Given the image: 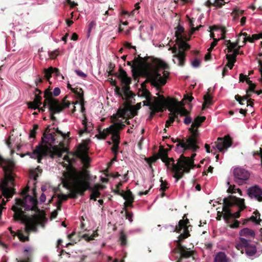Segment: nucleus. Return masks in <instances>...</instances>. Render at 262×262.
<instances>
[{
    "label": "nucleus",
    "instance_id": "1",
    "mask_svg": "<svg viewBox=\"0 0 262 262\" xmlns=\"http://www.w3.org/2000/svg\"><path fill=\"white\" fill-rule=\"evenodd\" d=\"M29 187H25L21 192V195L25 196V197L29 196L32 202H34L33 198L28 193L29 191ZM35 206L33 205L28 207L26 205V199L24 198L21 200L20 199H16L15 205L12 207V210L14 212V220L15 221H21L23 223L26 225L25 231L27 233H29L32 231L33 232H36L37 230V226L39 225L43 224L45 217L43 216L38 214H34L31 216H28L25 214V210H29L31 209L33 210Z\"/></svg>",
    "mask_w": 262,
    "mask_h": 262
},
{
    "label": "nucleus",
    "instance_id": "2",
    "mask_svg": "<svg viewBox=\"0 0 262 262\" xmlns=\"http://www.w3.org/2000/svg\"><path fill=\"white\" fill-rule=\"evenodd\" d=\"M89 180V175H84L83 172H80L79 174L68 173L65 176L63 185L70 190V197L72 198H77L78 194L83 195L87 190L96 191L104 188L102 185L99 184H96L92 187Z\"/></svg>",
    "mask_w": 262,
    "mask_h": 262
},
{
    "label": "nucleus",
    "instance_id": "3",
    "mask_svg": "<svg viewBox=\"0 0 262 262\" xmlns=\"http://www.w3.org/2000/svg\"><path fill=\"white\" fill-rule=\"evenodd\" d=\"M223 211L224 212V219L228 223L231 218H238L240 212L246 208L245 200L236 196L229 195L224 199Z\"/></svg>",
    "mask_w": 262,
    "mask_h": 262
},
{
    "label": "nucleus",
    "instance_id": "4",
    "mask_svg": "<svg viewBox=\"0 0 262 262\" xmlns=\"http://www.w3.org/2000/svg\"><path fill=\"white\" fill-rule=\"evenodd\" d=\"M0 166L2 167L5 171V179L0 182V190L3 195L8 199L11 198L15 193L14 188H10L8 187L9 184L13 185L14 178L12 172V169L14 166V163L10 159H5L0 155Z\"/></svg>",
    "mask_w": 262,
    "mask_h": 262
},
{
    "label": "nucleus",
    "instance_id": "5",
    "mask_svg": "<svg viewBox=\"0 0 262 262\" xmlns=\"http://www.w3.org/2000/svg\"><path fill=\"white\" fill-rule=\"evenodd\" d=\"M186 215L183 216V219L179 222V224L175 227L174 232L180 233L182 229H184V232L178 236V240L177 241V248L180 252L181 256L183 258H189L193 255V251L188 250L185 247L181 244V242L184 239L187 238L190 236L188 230V226L187 224L189 223L188 219H184Z\"/></svg>",
    "mask_w": 262,
    "mask_h": 262
},
{
    "label": "nucleus",
    "instance_id": "6",
    "mask_svg": "<svg viewBox=\"0 0 262 262\" xmlns=\"http://www.w3.org/2000/svg\"><path fill=\"white\" fill-rule=\"evenodd\" d=\"M44 97L43 107H46L47 105H49L50 118L53 121L56 120V117L54 116L55 114L62 112L64 108L69 107L70 105V102L66 100L67 96L63 99L62 103H60L57 99L52 97V94L49 90L45 93Z\"/></svg>",
    "mask_w": 262,
    "mask_h": 262
},
{
    "label": "nucleus",
    "instance_id": "7",
    "mask_svg": "<svg viewBox=\"0 0 262 262\" xmlns=\"http://www.w3.org/2000/svg\"><path fill=\"white\" fill-rule=\"evenodd\" d=\"M26 155H30L31 158L37 159L38 163H41L42 158L47 155H50L51 158L55 156L62 157V149L58 146L49 147L41 144L36 146L33 152H27Z\"/></svg>",
    "mask_w": 262,
    "mask_h": 262
},
{
    "label": "nucleus",
    "instance_id": "8",
    "mask_svg": "<svg viewBox=\"0 0 262 262\" xmlns=\"http://www.w3.org/2000/svg\"><path fill=\"white\" fill-rule=\"evenodd\" d=\"M194 162L182 155L176 164H172V171L174 172L173 177L176 182L183 178L185 173H189L191 169L195 167Z\"/></svg>",
    "mask_w": 262,
    "mask_h": 262
},
{
    "label": "nucleus",
    "instance_id": "9",
    "mask_svg": "<svg viewBox=\"0 0 262 262\" xmlns=\"http://www.w3.org/2000/svg\"><path fill=\"white\" fill-rule=\"evenodd\" d=\"M164 70L163 72V76L161 75L157 69H154L145 72L144 76L146 77V80L144 83H150L151 85L159 91L161 87L166 83V78L169 74L168 71Z\"/></svg>",
    "mask_w": 262,
    "mask_h": 262
},
{
    "label": "nucleus",
    "instance_id": "10",
    "mask_svg": "<svg viewBox=\"0 0 262 262\" xmlns=\"http://www.w3.org/2000/svg\"><path fill=\"white\" fill-rule=\"evenodd\" d=\"M158 97H155V103L151 102H144V105L149 106L151 110L149 117V119L151 120L155 116L156 113L162 112L163 108H167L166 99L163 95H159Z\"/></svg>",
    "mask_w": 262,
    "mask_h": 262
},
{
    "label": "nucleus",
    "instance_id": "11",
    "mask_svg": "<svg viewBox=\"0 0 262 262\" xmlns=\"http://www.w3.org/2000/svg\"><path fill=\"white\" fill-rule=\"evenodd\" d=\"M167 108L172 115H180L181 116L189 115L190 112L185 107L182 106L184 104L177 101L175 99L168 97L166 98Z\"/></svg>",
    "mask_w": 262,
    "mask_h": 262
},
{
    "label": "nucleus",
    "instance_id": "12",
    "mask_svg": "<svg viewBox=\"0 0 262 262\" xmlns=\"http://www.w3.org/2000/svg\"><path fill=\"white\" fill-rule=\"evenodd\" d=\"M198 143V140L194 139L193 136H189L186 140L183 139L182 142L177 143L176 148L178 149L180 147L183 148V151L191 149L192 151L195 152L199 148Z\"/></svg>",
    "mask_w": 262,
    "mask_h": 262
},
{
    "label": "nucleus",
    "instance_id": "13",
    "mask_svg": "<svg viewBox=\"0 0 262 262\" xmlns=\"http://www.w3.org/2000/svg\"><path fill=\"white\" fill-rule=\"evenodd\" d=\"M232 140L229 135L224 137H218L217 141L214 142L212 148H217L220 152H223L225 149H227L232 145Z\"/></svg>",
    "mask_w": 262,
    "mask_h": 262
},
{
    "label": "nucleus",
    "instance_id": "14",
    "mask_svg": "<svg viewBox=\"0 0 262 262\" xmlns=\"http://www.w3.org/2000/svg\"><path fill=\"white\" fill-rule=\"evenodd\" d=\"M51 129L50 125H48L45 128L41 137V143L43 144V145H47L51 147L58 146L56 144L59 142V141H56V138H55L54 135L51 133ZM56 139H57V138Z\"/></svg>",
    "mask_w": 262,
    "mask_h": 262
},
{
    "label": "nucleus",
    "instance_id": "15",
    "mask_svg": "<svg viewBox=\"0 0 262 262\" xmlns=\"http://www.w3.org/2000/svg\"><path fill=\"white\" fill-rule=\"evenodd\" d=\"M235 181L238 185H242L249 179L250 173L248 170L242 168H236L233 170Z\"/></svg>",
    "mask_w": 262,
    "mask_h": 262
},
{
    "label": "nucleus",
    "instance_id": "16",
    "mask_svg": "<svg viewBox=\"0 0 262 262\" xmlns=\"http://www.w3.org/2000/svg\"><path fill=\"white\" fill-rule=\"evenodd\" d=\"M88 148L86 145L81 144L79 146L78 150L74 152L73 155L79 158L84 165L90 162V158L88 155Z\"/></svg>",
    "mask_w": 262,
    "mask_h": 262
},
{
    "label": "nucleus",
    "instance_id": "17",
    "mask_svg": "<svg viewBox=\"0 0 262 262\" xmlns=\"http://www.w3.org/2000/svg\"><path fill=\"white\" fill-rule=\"evenodd\" d=\"M169 50H171L173 53V58L177 59V61L173 59V61L174 63H177L179 66L183 67L184 66V54L181 51H180V49H178L176 45L173 47H171L169 49Z\"/></svg>",
    "mask_w": 262,
    "mask_h": 262
},
{
    "label": "nucleus",
    "instance_id": "18",
    "mask_svg": "<svg viewBox=\"0 0 262 262\" xmlns=\"http://www.w3.org/2000/svg\"><path fill=\"white\" fill-rule=\"evenodd\" d=\"M52 129L55 130V132H52V134L54 135L55 138H57V141H58L59 142L57 143L58 144V147H60L61 149V155L62 154V152H66L67 151V149L64 147V144L62 141V140L63 139H65L67 138V135L65 134L62 133V131H60V130L58 128H54L53 127Z\"/></svg>",
    "mask_w": 262,
    "mask_h": 262
},
{
    "label": "nucleus",
    "instance_id": "19",
    "mask_svg": "<svg viewBox=\"0 0 262 262\" xmlns=\"http://www.w3.org/2000/svg\"><path fill=\"white\" fill-rule=\"evenodd\" d=\"M248 194L251 198H255L259 202H262V190L258 185L249 187L248 189Z\"/></svg>",
    "mask_w": 262,
    "mask_h": 262
},
{
    "label": "nucleus",
    "instance_id": "20",
    "mask_svg": "<svg viewBox=\"0 0 262 262\" xmlns=\"http://www.w3.org/2000/svg\"><path fill=\"white\" fill-rule=\"evenodd\" d=\"M117 115L118 117H124L127 116L129 118H132L135 116L137 115V113L134 109L129 106H125L123 108H119L117 112Z\"/></svg>",
    "mask_w": 262,
    "mask_h": 262
},
{
    "label": "nucleus",
    "instance_id": "21",
    "mask_svg": "<svg viewBox=\"0 0 262 262\" xmlns=\"http://www.w3.org/2000/svg\"><path fill=\"white\" fill-rule=\"evenodd\" d=\"M43 72L45 74V78H46L47 81L50 82V84L51 82L50 80L52 74H54L57 77L60 75V72L59 70L56 68H53V67H50L48 69H44Z\"/></svg>",
    "mask_w": 262,
    "mask_h": 262
},
{
    "label": "nucleus",
    "instance_id": "22",
    "mask_svg": "<svg viewBox=\"0 0 262 262\" xmlns=\"http://www.w3.org/2000/svg\"><path fill=\"white\" fill-rule=\"evenodd\" d=\"M185 40H187V37H185L183 39H182V40H178L177 42L179 43V48L180 49V51H181L184 54V64L186 62V53L185 51H187L190 49V45L187 42H185Z\"/></svg>",
    "mask_w": 262,
    "mask_h": 262
},
{
    "label": "nucleus",
    "instance_id": "23",
    "mask_svg": "<svg viewBox=\"0 0 262 262\" xmlns=\"http://www.w3.org/2000/svg\"><path fill=\"white\" fill-rule=\"evenodd\" d=\"M250 241L247 239V245H246L245 249L248 256H252L256 253L257 248L255 245L250 244Z\"/></svg>",
    "mask_w": 262,
    "mask_h": 262
},
{
    "label": "nucleus",
    "instance_id": "24",
    "mask_svg": "<svg viewBox=\"0 0 262 262\" xmlns=\"http://www.w3.org/2000/svg\"><path fill=\"white\" fill-rule=\"evenodd\" d=\"M184 28L180 25H178L176 28V31H175V37H176V40H182V39L187 37L183 34L184 32Z\"/></svg>",
    "mask_w": 262,
    "mask_h": 262
},
{
    "label": "nucleus",
    "instance_id": "25",
    "mask_svg": "<svg viewBox=\"0 0 262 262\" xmlns=\"http://www.w3.org/2000/svg\"><path fill=\"white\" fill-rule=\"evenodd\" d=\"M255 235L254 231L248 228H245L239 232V235L242 236L254 238Z\"/></svg>",
    "mask_w": 262,
    "mask_h": 262
},
{
    "label": "nucleus",
    "instance_id": "26",
    "mask_svg": "<svg viewBox=\"0 0 262 262\" xmlns=\"http://www.w3.org/2000/svg\"><path fill=\"white\" fill-rule=\"evenodd\" d=\"M168 150H165L164 148L160 147L159 149L160 155L162 161L165 163V165H167L168 166V162H167V160L169 159L167 155Z\"/></svg>",
    "mask_w": 262,
    "mask_h": 262
},
{
    "label": "nucleus",
    "instance_id": "27",
    "mask_svg": "<svg viewBox=\"0 0 262 262\" xmlns=\"http://www.w3.org/2000/svg\"><path fill=\"white\" fill-rule=\"evenodd\" d=\"M113 129V128H111V125L109 127L104 129L102 131L100 130L99 135H97L96 137L98 138L105 139L107 136L111 134Z\"/></svg>",
    "mask_w": 262,
    "mask_h": 262
},
{
    "label": "nucleus",
    "instance_id": "28",
    "mask_svg": "<svg viewBox=\"0 0 262 262\" xmlns=\"http://www.w3.org/2000/svg\"><path fill=\"white\" fill-rule=\"evenodd\" d=\"M214 262H228V258L224 252H219L215 256Z\"/></svg>",
    "mask_w": 262,
    "mask_h": 262
},
{
    "label": "nucleus",
    "instance_id": "29",
    "mask_svg": "<svg viewBox=\"0 0 262 262\" xmlns=\"http://www.w3.org/2000/svg\"><path fill=\"white\" fill-rule=\"evenodd\" d=\"M212 97L208 93H207L206 95L204 96V101L202 105L203 110L206 108L207 105L212 104Z\"/></svg>",
    "mask_w": 262,
    "mask_h": 262
},
{
    "label": "nucleus",
    "instance_id": "30",
    "mask_svg": "<svg viewBox=\"0 0 262 262\" xmlns=\"http://www.w3.org/2000/svg\"><path fill=\"white\" fill-rule=\"evenodd\" d=\"M122 197L123 199L126 201V202L129 201H134L135 200V196H134L132 192L129 189H128L125 192H124Z\"/></svg>",
    "mask_w": 262,
    "mask_h": 262
},
{
    "label": "nucleus",
    "instance_id": "31",
    "mask_svg": "<svg viewBox=\"0 0 262 262\" xmlns=\"http://www.w3.org/2000/svg\"><path fill=\"white\" fill-rule=\"evenodd\" d=\"M206 118L205 116H198L195 118V119L192 123V127L196 126L197 127H199L201 124L205 121Z\"/></svg>",
    "mask_w": 262,
    "mask_h": 262
},
{
    "label": "nucleus",
    "instance_id": "32",
    "mask_svg": "<svg viewBox=\"0 0 262 262\" xmlns=\"http://www.w3.org/2000/svg\"><path fill=\"white\" fill-rule=\"evenodd\" d=\"M111 135H112V139L114 141V143L117 142L118 144H120V132L113 129Z\"/></svg>",
    "mask_w": 262,
    "mask_h": 262
},
{
    "label": "nucleus",
    "instance_id": "33",
    "mask_svg": "<svg viewBox=\"0 0 262 262\" xmlns=\"http://www.w3.org/2000/svg\"><path fill=\"white\" fill-rule=\"evenodd\" d=\"M246 245H247V239L243 237H240L239 242L236 244V247L238 250L242 251L243 248L245 249Z\"/></svg>",
    "mask_w": 262,
    "mask_h": 262
},
{
    "label": "nucleus",
    "instance_id": "34",
    "mask_svg": "<svg viewBox=\"0 0 262 262\" xmlns=\"http://www.w3.org/2000/svg\"><path fill=\"white\" fill-rule=\"evenodd\" d=\"M41 94V91L40 89H38V88H36L35 90V98L34 101L38 103L39 104H41V97L40 95Z\"/></svg>",
    "mask_w": 262,
    "mask_h": 262
},
{
    "label": "nucleus",
    "instance_id": "35",
    "mask_svg": "<svg viewBox=\"0 0 262 262\" xmlns=\"http://www.w3.org/2000/svg\"><path fill=\"white\" fill-rule=\"evenodd\" d=\"M244 10H239L237 8H234L231 13V15L233 16V20L237 19L239 16L243 14Z\"/></svg>",
    "mask_w": 262,
    "mask_h": 262
},
{
    "label": "nucleus",
    "instance_id": "36",
    "mask_svg": "<svg viewBox=\"0 0 262 262\" xmlns=\"http://www.w3.org/2000/svg\"><path fill=\"white\" fill-rule=\"evenodd\" d=\"M254 214H255L256 216H251L250 217V220H251V221L255 222L256 224H259L260 222L261 221L259 218L260 213L258 211H255L254 212Z\"/></svg>",
    "mask_w": 262,
    "mask_h": 262
},
{
    "label": "nucleus",
    "instance_id": "37",
    "mask_svg": "<svg viewBox=\"0 0 262 262\" xmlns=\"http://www.w3.org/2000/svg\"><path fill=\"white\" fill-rule=\"evenodd\" d=\"M125 127L124 124L122 122H118L111 125V128L119 132L120 130L123 129Z\"/></svg>",
    "mask_w": 262,
    "mask_h": 262
},
{
    "label": "nucleus",
    "instance_id": "38",
    "mask_svg": "<svg viewBox=\"0 0 262 262\" xmlns=\"http://www.w3.org/2000/svg\"><path fill=\"white\" fill-rule=\"evenodd\" d=\"M114 75L119 77L120 80L122 79V78H124V77L127 76L125 71L121 66L120 67V68L119 69V74H118L117 73H114Z\"/></svg>",
    "mask_w": 262,
    "mask_h": 262
},
{
    "label": "nucleus",
    "instance_id": "39",
    "mask_svg": "<svg viewBox=\"0 0 262 262\" xmlns=\"http://www.w3.org/2000/svg\"><path fill=\"white\" fill-rule=\"evenodd\" d=\"M171 116H169V118L165 122V127H169L171 124L174 121L175 118H177V115H172L171 113L170 114Z\"/></svg>",
    "mask_w": 262,
    "mask_h": 262
},
{
    "label": "nucleus",
    "instance_id": "40",
    "mask_svg": "<svg viewBox=\"0 0 262 262\" xmlns=\"http://www.w3.org/2000/svg\"><path fill=\"white\" fill-rule=\"evenodd\" d=\"M48 90H49V92L52 94V97H53V96H59L60 93H61V91H60V89L58 87H56V88H54V90H53V92H51V91H52V88L51 86H50L48 89H47L46 90H45L44 93L47 91H48Z\"/></svg>",
    "mask_w": 262,
    "mask_h": 262
},
{
    "label": "nucleus",
    "instance_id": "41",
    "mask_svg": "<svg viewBox=\"0 0 262 262\" xmlns=\"http://www.w3.org/2000/svg\"><path fill=\"white\" fill-rule=\"evenodd\" d=\"M169 68V67L167 63L165 62L160 61L158 63L155 69H158V71L160 72V69L167 70Z\"/></svg>",
    "mask_w": 262,
    "mask_h": 262
},
{
    "label": "nucleus",
    "instance_id": "42",
    "mask_svg": "<svg viewBox=\"0 0 262 262\" xmlns=\"http://www.w3.org/2000/svg\"><path fill=\"white\" fill-rule=\"evenodd\" d=\"M16 235L18 236L19 240L22 242H26V241H28L29 240V237L28 235L25 236L24 235L22 231L19 230L16 234Z\"/></svg>",
    "mask_w": 262,
    "mask_h": 262
},
{
    "label": "nucleus",
    "instance_id": "43",
    "mask_svg": "<svg viewBox=\"0 0 262 262\" xmlns=\"http://www.w3.org/2000/svg\"><path fill=\"white\" fill-rule=\"evenodd\" d=\"M119 239L122 246H125L127 244V237L123 231H121L120 234Z\"/></svg>",
    "mask_w": 262,
    "mask_h": 262
},
{
    "label": "nucleus",
    "instance_id": "44",
    "mask_svg": "<svg viewBox=\"0 0 262 262\" xmlns=\"http://www.w3.org/2000/svg\"><path fill=\"white\" fill-rule=\"evenodd\" d=\"M239 37H237V39L236 41L235 42H231L230 45H229L228 47V52H231L232 51V50L234 49H235L237 48V47L239 43Z\"/></svg>",
    "mask_w": 262,
    "mask_h": 262
},
{
    "label": "nucleus",
    "instance_id": "45",
    "mask_svg": "<svg viewBox=\"0 0 262 262\" xmlns=\"http://www.w3.org/2000/svg\"><path fill=\"white\" fill-rule=\"evenodd\" d=\"M98 234L97 233V231H95L93 233V235L91 236H89L88 234H84L82 236V237L85 239L86 241H91L94 239L95 237L98 236Z\"/></svg>",
    "mask_w": 262,
    "mask_h": 262
},
{
    "label": "nucleus",
    "instance_id": "46",
    "mask_svg": "<svg viewBox=\"0 0 262 262\" xmlns=\"http://www.w3.org/2000/svg\"><path fill=\"white\" fill-rule=\"evenodd\" d=\"M77 98L79 99V103L81 105H82V107L83 108V105H84V97H83V91L82 89V92H79L75 94Z\"/></svg>",
    "mask_w": 262,
    "mask_h": 262
},
{
    "label": "nucleus",
    "instance_id": "47",
    "mask_svg": "<svg viewBox=\"0 0 262 262\" xmlns=\"http://www.w3.org/2000/svg\"><path fill=\"white\" fill-rule=\"evenodd\" d=\"M122 94L123 93L125 97H128L129 95V94L131 93V92L130 91L129 85H123V87L122 88Z\"/></svg>",
    "mask_w": 262,
    "mask_h": 262
},
{
    "label": "nucleus",
    "instance_id": "48",
    "mask_svg": "<svg viewBox=\"0 0 262 262\" xmlns=\"http://www.w3.org/2000/svg\"><path fill=\"white\" fill-rule=\"evenodd\" d=\"M38 125L37 124H34L33 126V128L31 129V132H30V137L31 138H35L36 130L38 129Z\"/></svg>",
    "mask_w": 262,
    "mask_h": 262
},
{
    "label": "nucleus",
    "instance_id": "49",
    "mask_svg": "<svg viewBox=\"0 0 262 262\" xmlns=\"http://www.w3.org/2000/svg\"><path fill=\"white\" fill-rule=\"evenodd\" d=\"M149 59V56H145L144 57H141L140 55L138 56V59L139 60L140 62V64L142 66H144L148 62V60Z\"/></svg>",
    "mask_w": 262,
    "mask_h": 262
},
{
    "label": "nucleus",
    "instance_id": "50",
    "mask_svg": "<svg viewBox=\"0 0 262 262\" xmlns=\"http://www.w3.org/2000/svg\"><path fill=\"white\" fill-rule=\"evenodd\" d=\"M28 105L29 108H31L32 109H37L38 108H39V106L40 105L38 103L35 102V101H33L32 102H28Z\"/></svg>",
    "mask_w": 262,
    "mask_h": 262
},
{
    "label": "nucleus",
    "instance_id": "51",
    "mask_svg": "<svg viewBox=\"0 0 262 262\" xmlns=\"http://www.w3.org/2000/svg\"><path fill=\"white\" fill-rule=\"evenodd\" d=\"M121 81L122 84H124L123 85H130V84L132 82L131 78L128 77V76H126L123 78L122 79H121Z\"/></svg>",
    "mask_w": 262,
    "mask_h": 262
},
{
    "label": "nucleus",
    "instance_id": "52",
    "mask_svg": "<svg viewBox=\"0 0 262 262\" xmlns=\"http://www.w3.org/2000/svg\"><path fill=\"white\" fill-rule=\"evenodd\" d=\"M159 158V156H158V155H155L154 156L148 158L147 159V162L149 164H151L153 163H155Z\"/></svg>",
    "mask_w": 262,
    "mask_h": 262
},
{
    "label": "nucleus",
    "instance_id": "53",
    "mask_svg": "<svg viewBox=\"0 0 262 262\" xmlns=\"http://www.w3.org/2000/svg\"><path fill=\"white\" fill-rule=\"evenodd\" d=\"M133 76L134 78V80H136L138 79L139 76L140 75V71L138 68H134L132 70Z\"/></svg>",
    "mask_w": 262,
    "mask_h": 262
},
{
    "label": "nucleus",
    "instance_id": "54",
    "mask_svg": "<svg viewBox=\"0 0 262 262\" xmlns=\"http://www.w3.org/2000/svg\"><path fill=\"white\" fill-rule=\"evenodd\" d=\"M225 0H215L214 3H213L214 6L221 8L225 4H226Z\"/></svg>",
    "mask_w": 262,
    "mask_h": 262
},
{
    "label": "nucleus",
    "instance_id": "55",
    "mask_svg": "<svg viewBox=\"0 0 262 262\" xmlns=\"http://www.w3.org/2000/svg\"><path fill=\"white\" fill-rule=\"evenodd\" d=\"M115 89L114 92L116 95L120 96L122 97L123 94H122V91L120 87L118 86L117 85H115Z\"/></svg>",
    "mask_w": 262,
    "mask_h": 262
},
{
    "label": "nucleus",
    "instance_id": "56",
    "mask_svg": "<svg viewBox=\"0 0 262 262\" xmlns=\"http://www.w3.org/2000/svg\"><path fill=\"white\" fill-rule=\"evenodd\" d=\"M226 58L228 61H232L233 62H236V57H235V55L233 54H227L226 55Z\"/></svg>",
    "mask_w": 262,
    "mask_h": 262
},
{
    "label": "nucleus",
    "instance_id": "57",
    "mask_svg": "<svg viewBox=\"0 0 262 262\" xmlns=\"http://www.w3.org/2000/svg\"><path fill=\"white\" fill-rule=\"evenodd\" d=\"M219 40V39L214 38V40L211 42L210 47L208 49L207 51L209 52H211L215 46L217 44V41Z\"/></svg>",
    "mask_w": 262,
    "mask_h": 262
},
{
    "label": "nucleus",
    "instance_id": "58",
    "mask_svg": "<svg viewBox=\"0 0 262 262\" xmlns=\"http://www.w3.org/2000/svg\"><path fill=\"white\" fill-rule=\"evenodd\" d=\"M82 124L84 126V129L80 130L79 134L80 135H82V134H83L84 132L86 131V130H87V119H86V118H85L83 120H82Z\"/></svg>",
    "mask_w": 262,
    "mask_h": 262
},
{
    "label": "nucleus",
    "instance_id": "59",
    "mask_svg": "<svg viewBox=\"0 0 262 262\" xmlns=\"http://www.w3.org/2000/svg\"><path fill=\"white\" fill-rule=\"evenodd\" d=\"M143 95L146 98V99L147 100L146 102H149V101L151 102L150 98L151 94H150V93L148 91H147V90H146V89H145L143 92Z\"/></svg>",
    "mask_w": 262,
    "mask_h": 262
},
{
    "label": "nucleus",
    "instance_id": "60",
    "mask_svg": "<svg viewBox=\"0 0 262 262\" xmlns=\"http://www.w3.org/2000/svg\"><path fill=\"white\" fill-rule=\"evenodd\" d=\"M160 182H161V190L164 192L168 188L166 186L167 185V183L166 182H164L162 180V178H161Z\"/></svg>",
    "mask_w": 262,
    "mask_h": 262
},
{
    "label": "nucleus",
    "instance_id": "61",
    "mask_svg": "<svg viewBox=\"0 0 262 262\" xmlns=\"http://www.w3.org/2000/svg\"><path fill=\"white\" fill-rule=\"evenodd\" d=\"M251 38L253 40V42H254L256 40L262 38V33H259L258 34H253V35H252Z\"/></svg>",
    "mask_w": 262,
    "mask_h": 262
},
{
    "label": "nucleus",
    "instance_id": "62",
    "mask_svg": "<svg viewBox=\"0 0 262 262\" xmlns=\"http://www.w3.org/2000/svg\"><path fill=\"white\" fill-rule=\"evenodd\" d=\"M96 26V23L95 21L92 20L88 24V33L89 34L93 28H94Z\"/></svg>",
    "mask_w": 262,
    "mask_h": 262
},
{
    "label": "nucleus",
    "instance_id": "63",
    "mask_svg": "<svg viewBox=\"0 0 262 262\" xmlns=\"http://www.w3.org/2000/svg\"><path fill=\"white\" fill-rule=\"evenodd\" d=\"M63 159L70 164H72L75 161V160L74 158H70L69 156H67V155L65 156Z\"/></svg>",
    "mask_w": 262,
    "mask_h": 262
},
{
    "label": "nucleus",
    "instance_id": "64",
    "mask_svg": "<svg viewBox=\"0 0 262 262\" xmlns=\"http://www.w3.org/2000/svg\"><path fill=\"white\" fill-rule=\"evenodd\" d=\"M119 143L117 142L116 143H114L113 147H112V150L114 152V154H118V149L119 148Z\"/></svg>",
    "mask_w": 262,
    "mask_h": 262
}]
</instances>
